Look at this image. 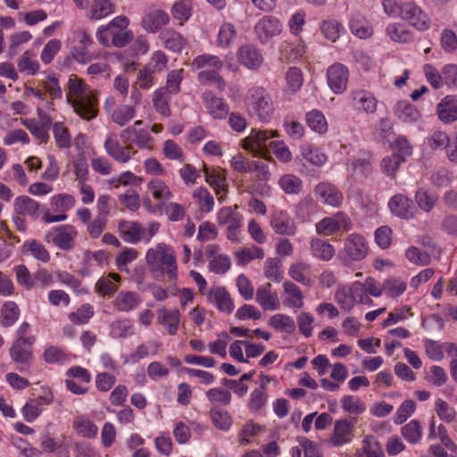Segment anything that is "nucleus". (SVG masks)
Returning a JSON list of instances; mask_svg holds the SVG:
<instances>
[{"label":"nucleus","mask_w":457,"mask_h":457,"mask_svg":"<svg viewBox=\"0 0 457 457\" xmlns=\"http://www.w3.org/2000/svg\"><path fill=\"white\" fill-rule=\"evenodd\" d=\"M54 394L50 389H45L43 395L31 398L22 407L21 412L28 422H33L44 409L54 402Z\"/></svg>","instance_id":"nucleus-13"},{"label":"nucleus","mask_w":457,"mask_h":457,"mask_svg":"<svg viewBox=\"0 0 457 457\" xmlns=\"http://www.w3.org/2000/svg\"><path fill=\"white\" fill-rule=\"evenodd\" d=\"M139 303V299L135 293L121 291L116 296L114 306L120 312H129Z\"/></svg>","instance_id":"nucleus-52"},{"label":"nucleus","mask_w":457,"mask_h":457,"mask_svg":"<svg viewBox=\"0 0 457 457\" xmlns=\"http://www.w3.org/2000/svg\"><path fill=\"white\" fill-rule=\"evenodd\" d=\"M129 26V20L127 16H116L107 24L102 25L96 29V37L104 47L122 48L134 38V34Z\"/></svg>","instance_id":"nucleus-2"},{"label":"nucleus","mask_w":457,"mask_h":457,"mask_svg":"<svg viewBox=\"0 0 457 457\" xmlns=\"http://www.w3.org/2000/svg\"><path fill=\"white\" fill-rule=\"evenodd\" d=\"M67 102L83 120H91L98 114V96L82 79L75 74L69 77Z\"/></svg>","instance_id":"nucleus-1"},{"label":"nucleus","mask_w":457,"mask_h":457,"mask_svg":"<svg viewBox=\"0 0 457 457\" xmlns=\"http://www.w3.org/2000/svg\"><path fill=\"white\" fill-rule=\"evenodd\" d=\"M341 406L345 411L354 415L361 414L366 410L365 403L358 396L353 395H344Z\"/></svg>","instance_id":"nucleus-63"},{"label":"nucleus","mask_w":457,"mask_h":457,"mask_svg":"<svg viewBox=\"0 0 457 457\" xmlns=\"http://www.w3.org/2000/svg\"><path fill=\"white\" fill-rule=\"evenodd\" d=\"M263 274L273 283H280L283 278L282 262L277 257L268 258L263 265Z\"/></svg>","instance_id":"nucleus-47"},{"label":"nucleus","mask_w":457,"mask_h":457,"mask_svg":"<svg viewBox=\"0 0 457 457\" xmlns=\"http://www.w3.org/2000/svg\"><path fill=\"white\" fill-rule=\"evenodd\" d=\"M269 324L274 329L287 334H293L295 330L294 319L286 314L278 313L273 315L270 319Z\"/></svg>","instance_id":"nucleus-51"},{"label":"nucleus","mask_w":457,"mask_h":457,"mask_svg":"<svg viewBox=\"0 0 457 457\" xmlns=\"http://www.w3.org/2000/svg\"><path fill=\"white\" fill-rule=\"evenodd\" d=\"M305 120L309 128L317 133L322 134L328 130V122L320 111L312 110L306 113Z\"/></svg>","instance_id":"nucleus-54"},{"label":"nucleus","mask_w":457,"mask_h":457,"mask_svg":"<svg viewBox=\"0 0 457 457\" xmlns=\"http://www.w3.org/2000/svg\"><path fill=\"white\" fill-rule=\"evenodd\" d=\"M208 300L220 311L231 313L234 310V303L225 287H211L208 292Z\"/></svg>","instance_id":"nucleus-28"},{"label":"nucleus","mask_w":457,"mask_h":457,"mask_svg":"<svg viewBox=\"0 0 457 457\" xmlns=\"http://www.w3.org/2000/svg\"><path fill=\"white\" fill-rule=\"evenodd\" d=\"M289 276L296 282L308 285L312 283V272L310 264L298 262L293 263L288 270Z\"/></svg>","instance_id":"nucleus-37"},{"label":"nucleus","mask_w":457,"mask_h":457,"mask_svg":"<svg viewBox=\"0 0 457 457\" xmlns=\"http://www.w3.org/2000/svg\"><path fill=\"white\" fill-rule=\"evenodd\" d=\"M145 262L151 270H162L167 282H175L178 279L176 253L170 245L159 243L149 248L145 254Z\"/></svg>","instance_id":"nucleus-3"},{"label":"nucleus","mask_w":457,"mask_h":457,"mask_svg":"<svg viewBox=\"0 0 457 457\" xmlns=\"http://www.w3.org/2000/svg\"><path fill=\"white\" fill-rule=\"evenodd\" d=\"M369 250V243L362 235L351 233L344 238L337 258L343 265L348 266L365 259Z\"/></svg>","instance_id":"nucleus-4"},{"label":"nucleus","mask_w":457,"mask_h":457,"mask_svg":"<svg viewBox=\"0 0 457 457\" xmlns=\"http://www.w3.org/2000/svg\"><path fill=\"white\" fill-rule=\"evenodd\" d=\"M44 361L48 364L62 365L69 361V354L63 347L49 345L42 355Z\"/></svg>","instance_id":"nucleus-49"},{"label":"nucleus","mask_w":457,"mask_h":457,"mask_svg":"<svg viewBox=\"0 0 457 457\" xmlns=\"http://www.w3.org/2000/svg\"><path fill=\"white\" fill-rule=\"evenodd\" d=\"M348 77V69L342 63H335L328 68V85L335 94H342L346 90Z\"/></svg>","instance_id":"nucleus-20"},{"label":"nucleus","mask_w":457,"mask_h":457,"mask_svg":"<svg viewBox=\"0 0 457 457\" xmlns=\"http://www.w3.org/2000/svg\"><path fill=\"white\" fill-rule=\"evenodd\" d=\"M386 34L396 43H409L412 40V32L404 25L398 22H391L386 28Z\"/></svg>","instance_id":"nucleus-39"},{"label":"nucleus","mask_w":457,"mask_h":457,"mask_svg":"<svg viewBox=\"0 0 457 457\" xmlns=\"http://www.w3.org/2000/svg\"><path fill=\"white\" fill-rule=\"evenodd\" d=\"M32 345L14 340L9 349L10 357L18 365V370L21 372L29 370L33 356Z\"/></svg>","instance_id":"nucleus-22"},{"label":"nucleus","mask_w":457,"mask_h":457,"mask_svg":"<svg viewBox=\"0 0 457 457\" xmlns=\"http://www.w3.org/2000/svg\"><path fill=\"white\" fill-rule=\"evenodd\" d=\"M78 230L71 225H60L49 230L45 240L53 243L57 248L69 251L74 248Z\"/></svg>","instance_id":"nucleus-9"},{"label":"nucleus","mask_w":457,"mask_h":457,"mask_svg":"<svg viewBox=\"0 0 457 457\" xmlns=\"http://www.w3.org/2000/svg\"><path fill=\"white\" fill-rule=\"evenodd\" d=\"M157 319L169 335L174 336L177 334L180 321V313L178 309H160L158 311Z\"/></svg>","instance_id":"nucleus-32"},{"label":"nucleus","mask_w":457,"mask_h":457,"mask_svg":"<svg viewBox=\"0 0 457 457\" xmlns=\"http://www.w3.org/2000/svg\"><path fill=\"white\" fill-rule=\"evenodd\" d=\"M205 175V181L213 187L218 200L222 202L227 195V184L225 176L214 168H209L203 165Z\"/></svg>","instance_id":"nucleus-27"},{"label":"nucleus","mask_w":457,"mask_h":457,"mask_svg":"<svg viewBox=\"0 0 457 457\" xmlns=\"http://www.w3.org/2000/svg\"><path fill=\"white\" fill-rule=\"evenodd\" d=\"M237 263L240 266H245L254 260H262L265 256L264 250L256 245L244 247L235 253Z\"/></svg>","instance_id":"nucleus-44"},{"label":"nucleus","mask_w":457,"mask_h":457,"mask_svg":"<svg viewBox=\"0 0 457 457\" xmlns=\"http://www.w3.org/2000/svg\"><path fill=\"white\" fill-rule=\"evenodd\" d=\"M237 56L239 63L250 70H258L263 63L262 54L253 44L240 46Z\"/></svg>","instance_id":"nucleus-21"},{"label":"nucleus","mask_w":457,"mask_h":457,"mask_svg":"<svg viewBox=\"0 0 457 457\" xmlns=\"http://www.w3.org/2000/svg\"><path fill=\"white\" fill-rule=\"evenodd\" d=\"M169 21L170 16L165 11L153 8L145 13L140 24L146 32L155 33L165 26Z\"/></svg>","instance_id":"nucleus-24"},{"label":"nucleus","mask_w":457,"mask_h":457,"mask_svg":"<svg viewBox=\"0 0 457 457\" xmlns=\"http://www.w3.org/2000/svg\"><path fill=\"white\" fill-rule=\"evenodd\" d=\"M127 135L134 136V143L143 149H153L154 139L146 129H137L134 126H129L122 129L120 137L124 138Z\"/></svg>","instance_id":"nucleus-33"},{"label":"nucleus","mask_w":457,"mask_h":457,"mask_svg":"<svg viewBox=\"0 0 457 457\" xmlns=\"http://www.w3.org/2000/svg\"><path fill=\"white\" fill-rule=\"evenodd\" d=\"M270 225L279 236L294 237L297 232L295 220L284 210H277L270 215Z\"/></svg>","instance_id":"nucleus-18"},{"label":"nucleus","mask_w":457,"mask_h":457,"mask_svg":"<svg viewBox=\"0 0 457 457\" xmlns=\"http://www.w3.org/2000/svg\"><path fill=\"white\" fill-rule=\"evenodd\" d=\"M53 134L56 145L60 148L68 149L71 145V137L69 129L62 122L53 123Z\"/></svg>","instance_id":"nucleus-62"},{"label":"nucleus","mask_w":457,"mask_h":457,"mask_svg":"<svg viewBox=\"0 0 457 457\" xmlns=\"http://www.w3.org/2000/svg\"><path fill=\"white\" fill-rule=\"evenodd\" d=\"M353 222L343 212H337L331 217H325L316 224V232L322 236H331L338 230L349 231Z\"/></svg>","instance_id":"nucleus-10"},{"label":"nucleus","mask_w":457,"mask_h":457,"mask_svg":"<svg viewBox=\"0 0 457 457\" xmlns=\"http://www.w3.org/2000/svg\"><path fill=\"white\" fill-rule=\"evenodd\" d=\"M23 250L40 262H48L50 260L49 252L39 241L30 240L25 242L23 245Z\"/></svg>","instance_id":"nucleus-61"},{"label":"nucleus","mask_w":457,"mask_h":457,"mask_svg":"<svg viewBox=\"0 0 457 457\" xmlns=\"http://www.w3.org/2000/svg\"><path fill=\"white\" fill-rule=\"evenodd\" d=\"M202 99L207 112L213 119H224L228 113V104L223 98L216 96L211 90H205L202 95Z\"/></svg>","instance_id":"nucleus-23"},{"label":"nucleus","mask_w":457,"mask_h":457,"mask_svg":"<svg viewBox=\"0 0 457 457\" xmlns=\"http://www.w3.org/2000/svg\"><path fill=\"white\" fill-rule=\"evenodd\" d=\"M104 150L105 154L120 164L129 162L137 154V150L128 140L121 143L115 132L106 134L104 141Z\"/></svg>","instance_id":"nucleus-7"},{"label":"nucleus","mask_w":457,"mask_h":457,"mask_svg":"<svg viewBox=\"0 0 457 457\" xmlns=\"http://www.w3.org/2000/svg\"><path fill=\"white\" fill-rule=\"evenodd\" d=\"M394 113L403 122H415L421 117L420 111L408 101H400L394 107Z\"/></svg>","instance_id":"nucleus-36"},{"label":"nucleus","mask_w":457,"mask_h":457,"mask_svg":"<svg viewBox=\"0 0 457 457\" xmlns=\"http://www.w3.org/2000/svg\"><path fill=\"white\" fill-rule=\"evenodd\" d=\"M224 65L223 61L215 54H203L195 57L191 66L195 70H221Z\"/></svg>","instance_id":"nucleus-38"},{"label":"nucleus","mask_w":457,"mask_h":457,"mask_svg":"<svg viewBox=\"0 0 457 457\" xmlns=\"http://www.w3.org/2000/svg\"><path fill=\"white\" fill-rule=\"evenodd\" d=\"M115 12V5L111 0H92L87 17L91 21H99L104 19Z\"/></svg>","instance_id":"nucleus-31"},{"label":"nucleus","mask_w":457,"mask_h":457,"mask_svg":"<svg viewBox=\"0 0 457 457\" xmlns=\"http://www.w3.org/2000/svg\"><path fill=\"white\" fill-rule=\"evenodd\" d=\"M160 229V223L150 221L146 228L137 221L121 220L118 224L120 237L128 243L137 244L140 241L149 243Z\"/></svg>","instance_id":"nucleus-5"},{"label":"nucleus","mask_w":457,"mask_h":457,"mask_svg":"<svg viewBox=\"0 0 457 457\" xmlns=\"http://www.w3.org/2000/svg\"><path fill=\"white\" fill-rule=\"evenodd\" d=\"M20 309L14 302H6L1 309V324L4 327H12L19 319Z\"/></svg>","instance_id":"nucleus-56"},{"label":"nucleus","mask_w":457,"mask_h":457,"mask_svg":"<svg viewBox=\"0 0 457 457\" xmlns=\"http://www.w3.org/2000/svg\"><path fill=\"white\" fill-rule=\"evenodd\" d=\"M359 287H340L336 293V300L341 308L350 310L356 303L355 290Z\"/></svg>","instance_id":"nucleus-60"},{"label":"nucleus","mask_w":457,"mask_h":457,"mask_svg":"<svg viewBox=\"0 0 457 457\" xmlns=\"http://www.w3.org/2000/svg\"><path fill=\"white\" fill-rule=\"evenodd\" d=\"M170 94L166 93V89L160 87L154 92L153 97L154 107L158 113L163 117H169L170 115V109L169 105Z\"/></svg>","instance_id":"nucleus-59"},{"label":"nucleus","mask_w":457,"mask_h":457,"mask_svg":"<svg viewBox=\"0 0 457 457\" xmlns=\"http://www.w3.org/2000/svg\"><path fill=\"white\" fill-rule=\"evenodd\" d=\"M204 256L208 262V269L211 272L223 275L231 267L230 257L228 254L221 253L219 245H207L204 248Z\"/></svg>","instance_id":"nucleus-11"},{"label":"nucleus","mask_w":457,"mask_h":457,"mask_svg":"<svg viewBox=\"0 0 457 457\" xmlns=\"http://www.w3.org/2000/svg\"><path fill=\"white\" fill-rule=\"evenodd\" d=\"M238 206H225L217 213V222L220 226H231L243 223V216L237 212Z\"/></svg>","instance_id":"nucleus-40"},{"label":"nucleus","mask_w":457,"mask_h":457,"mask_svg":"<svg viewBox=\"0 0 457 457\" xmlns=\"http://www.w3.org/2000/svg\"><path fill=\"white\" fill-rule=\"evenodd\" d=\"M148 190L153 197L163 204L172 197V193L166 183L159 179H152L147 185Z\"/></svg>","instance_id":"nucleus-45"},{"label":"nucleus","mask_w":457,"mask_h":457,"mask_svg":"<svg viewBox=\"0 0 457 457\" xmlns=\"http://www.w3.org/2000/svg\"><path fill=\"white\" fill-rule=\"evenodd\" d=\"M350 29L360 38H366L371 35V29L367 20L361 14L353 15L349 22Z\"/></svg>","instance_id":"nucleus-58"},{"label":"nucleus","mask_w":457,"mask_h":457,"mask_svg":"<svg viewBox=\"0 0 457 457\" xmlns=\"http://www.w3.org/2000/svg\"><path fill=\"white\" fill-rule=\"evenodd\" d=\"M356 419H340L334 423L330 444L335 447H341L350 444L354 436Z\"/></svg>","instance_id":"nucleus-12"},{"label":"nucleus","mask_w":457,"mask_h":457,"mask_svg":"<svg viewBox=\"0 0 457 457\" xmlns=\"http://www.w3.org/2000/svg\"><path fill=\"white\" fill-rule=\"evenodd\" d=\"M237 36V29L232 23L224 22L219 29L216 46L220 48H227L231 46Z\"/></svg>","instance_id":"nucleus-50"},{"label":"nucleus","mask_w":457,"mask_h":457,"mask_svg":"<svg viewBox=\"0 0 457 457\" xmlns=\"http://www.w3.org/2000/svg\"><path fill=\"white\" fill-rule=\"evenodd\" d=\"M256 301L265 311H273L278 308V298L270 287H259L256 293Z\"/></svg>","instance_id":"nucleus-48"},{"label":"nucleus","mask_w":457,"mask_h":457,"mask_svg":"<svg viewBox=\"0 0 457 457\" xmlns=\"http://www.w3.org/2000/svg\"><path fill=\"white\" fill-rule=\"evenodd\" d=\"M311 251L313 256L322 261L331 260L336 253L330 243L320 238H314L311 241Z\"/></svg>","instance_id":"nucleus-46"},{"label":"nucleus","mask_w":457,"mask_h":457,"mask_svg":"<svg viewBox=\"0 0 457 457\" xmlns=\"http://www.w3.org/2000/svg\"><path fill=\"white\" fill-rule=\"evenodd\" d=\"M220 70L205 69L200 71L197 74V80L204 86H214L217 89L222 91L225 89L226 82L219 74Z\"/></svg>","instance_id":"nucleus-42"},{"label":"nucleus","mask_w":457,"mask_h":457,"mask_svg":"<svg viewBox=\"0 0 457 457\" xmlns=\"http://www.w3.org/2000/svg\"><path fill=\"white\" fill-rule=\"evenodd\" d=\"M277 137V131L252 129L250 135L243 140L242 146L253 154H264L269 148L268 140Z\"/></svg>","instance_id":"nucleus-14"},{"label":"nucleus","mask_w":457,"mask_h":457,"mask_svg":"<svg viewBox=\"0 0 457 457\" xmlns=\"http://www.w3.org/2000/svg\"><path fill=\"white\" fill-rule=\"evenodd\" d=\"M400 19L408 21L418 30L429 29L430 20L428 15L413 2L403 3Z\"/></svg>","instance_id":"nucleus-16"},{"label":"nucleus","mask_w":457,"mask_h":457,"mask_svg":"<svg viewBox=\"0 0 457 457\" xmlns=\"http://www.w3.org/2000/svg\"><path fill=\"white\" fill-rule=\"evenodd\" d=\"M13 208L16 213L37 220L40 215V204L28 195L15 198Z\"/></svg>","instance_id":"nucleus-29"},{"label":"nucleus","mask_w":457,"mask_h":457,"mask_svg":"<svg viewBox=\"0 0 457 457\" xmlns=\"http://www.w3.org/2000/svg\"><path fill=\"white\" fill-rule=\"evenodd\" d=\"M401 435L411 445L420 443L423 436V428L418 420H411L401 428Z\"/></svg>","instance_id":"nucleus-43"},{"label":"nucleus","mask_w":457,"mask_h":457,"mask_svg":"<svg viewBox=\"0 0 457 457\" xmlns=\"http://www.w3.org/2000/svg\"><path fill=\"white\" fill-rule=\"evenodd\" d=\"M278 185L288 195H298L303 189L302 179L294 174L283 175L278 180Z\"/></svg>","instance_id":"nucleus-53"},{"label":"nucleus","mask_w":457,"mask_h":457,"mask_svg":"<svg viewBox=\"0 0 457 457\" xmlns=\"http://www.w3.org/2000/svg\"><path fill=\"white\" fill-rule=\"evenodd\" d=\"M388 206L391 212L401 219H411L415 213L412 201L402 194L394 195L390 199Z\"/></svg>","instance_id":"nucleus-25"},{"label":"nucleus","mask_w":457,"mask_h":457,"mask_svg":"<svg viewBox=\"0 0 457 457\" xmlns=\"http://www.w3.org/2000/svg\"><path fill=\"white\" fill-rule=\"evenodd\" d=\"M159 37L167 49L175 53L181 52L187 45V40L184 37L171 29L162 30Z\"/></svg>","instance_id":"nucleus-34"},{"label":"nucleus","mask_w":457,"mask_h":457,"mask_svg":"<svg viewBox=\"0 0 457 457\" xmlns=\"http://www.w3.org/2000/svg\"><path fill=\"white\" fill-rule=\"evenodd\" d=\"M362 450L365 457H384L381 445L374 436L368 435L364 437Z\"/></svg>","instance_id":"nucleus-64"},{"label":"nucleus","mask_w":457,"mask_h":457,"mask_svg":"<svg viewBox=\"0 0 457 457\" xmlns=\"http://www.w3.org/2000/svg\"><path fill=\"white\" fill-rule=\"evenodd\" d=\"M136 115V108L132 105L121 104L109 115L110 120L120 127L129 124Z\"/></svg>","instance_id":"nucleus-41"},{"label":"nucleus","mask_w":457,"mask_h":457,"mask_svg":"<svg viewBox=\"0 0 457 457\" xmlns=\"http://www.w3.org/2000/svg\"><path fill=\"white\" fill-rule=\"evenodd\" d=\"M193 197L201 212L208 213L213 210L214 199L205 187H199L193 193Z\"/></svg>","instance_id":"nucleus-55"},{"label":"nucleus","mask_w":457,"mask_h":457,"mask_svg":"<svg viewBox=\"0 0 457 457\" xmlns=\"http://www.w3.org/2000/svg\"><path fill=\"white\" fill-rule=\"evenodd\" d=\"M282 22L272 15L261 18L254 26V31L261 43L266 44L282 32Z\"/></svg>","instance_id":"nucleus-15"},{"label":"nucleus","mask_w":457,"mask_h":457,"mask_svg":"<svg viewBox=\"0 0 457 457\" xmlns=\"http://www.w3.org/2000/svg\"><path fill=\"white\" fill-rule=\"evenodd\" d=\"M313 193L319 202L331 207H339L344 201L343 193L329 182H320Z\"/></svg>","instance_id":"nucleus-19"},{"label":"nucleus","mask_w":457,"mask_h":457,"mask_svg":"<svg viewBox=\"0 0 457 457\" xmlns=\"http://www.w3.org/2000/svg\"><path fill=\"white\" fill-rule=\"evenodd\" d=\"M210 417L213 425L220 430L228 431L232 425V418L229 413L220 408H211Z\"/></svg>","instance_id":"nucleus-57"},{"label":"nucleus","mask_w":457,"mask_h":457,"mask_svg":"<svg viewBox=\"0 0 457 457\" xmlns=\"http://www.w3.org/2000/svg\"><path fill=\"white\" fill-rule=\"evenodd\" d=\"M353 106L366 113H373L377 110L378 101L375 96L366 90H355L351 93Z\"/></svg>","instance_id":"nucleus-30"},{"label":"nucleus","mask_w":457,"mask_h":457,"mask_svg":"<svg viewBox=\"0 0 457 457\" xmlns=\"http://www.w3.org/2000/svg\"><path fill=\"white\" fill-rule=\"evenodd\" d=\"M245 104L248 112L255 114L261 120H268L273 112L271 98L262 87L250 88L245 96Z\"/></svg>","instance_id":"nucleus-6"},{"label":"nucleus","mask_w":457,"mask_h":457,"mask_svg":"<svg viewBox=\"0 0 457 457\" xmlns=\"http://www.w3.org/2000/svg\"><path fill=\"white\" fill-rule=\"evenodd\" d=\"M75 197L69 194H58L51 198L50 204L57 215L46 214L43 220L46 223H54L64 221L67 220L66 212L71 209L75 204Z\"/></svg>","instance_id":"nucleus-17"},{"label":"nucleus","mask_w":457,"mask_h":457,"mask_svg":"<svg viewBox=\"0 0 457 457\" xmlns=\"http://www.w3.org/2000/svg\"><path fill=\"white\" fill-rule=\"evenodd\" d=\"M72 37L69 38L71 45L70 54L79 63L87 64L92 62L95 55L90 52L89 47L93 39L85 28H79L71 31Z\"/></svg>","instance_id":"nucleus-8"},{"label":"nucleus","mask_w":457,"mask_h":457,"mask_svg":"<svg viewBox=\"0 0 457 457\" xmlns=\"http://www.w3.org/2000/svg\"><path fill=\"white\" fill-rule=\"evenodd\" d=\"M438 119L450 124L457 120V96H446L436 105Z\"/></svg>","instance_id":"nucleus-26"},{"label":"nucleus","mask_w":457,"mask_h":457,"mask_svg":"<svg viewBox=\"0 0 457 457\" xmlns=\"http://www.w3.org/2000/svg\"><path fill=\"white\" fill-rule=\"evenodd\" d=\"M72 427L79 436L88 439L96 437L98 433V428L95 422L84 415L76 416Z\"/></svg>","instance_id":"nucleus-35"}]
</instances>
